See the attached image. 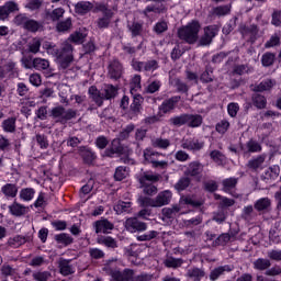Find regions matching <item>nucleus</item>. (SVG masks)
<instances>
[{"label": "nucleus", "instance_id": "nucleus-1", "mask_svg": "<svg viewBox=\"0 0 281 281\" xmlns=\"http://www.w3.org/2000/svg\"><path fill=\"white\" fill-rule=\"evenodd\" d=\"M43 49L47 52L50 56L56 58V63L63 68L67 69L69 65L74 61V46L69 42H65L61 49L56 48V44L52 42H43Z\"/></svg>", "mask_w": 281, "mask_h": 281}, {"label": "nucleus", "instance_id": "nucleus-2", "mask_svg": "<svg viewBox=\"0 0 281 281\" xmlns=\"http://www.w3.org/2000/svg\"><path fill=\"white\" fill-rule=\"evenodd\" d=\"M199 32H201V24L199 21H192L178 30V36L189 45H194L199 41Z\"/></svg>", "mask_w": 281, "mask_h": 281}, {"label": "nucleus", "instance_id": "nucleus-3", "mask_svg": "<svg viewBox=\"0 0 281 281\" xmlns=\"http://www.w3.org/2000/svg\"><path fill=\"white\" fill-rule=\"evenodd\" d=\"M170 201H172V191L170 190L159 192L154 199L146 196H140L138 199V203L143 207H164V205H169Z\"/></svg>", "mask_w": 281, "mask_h": 281}, {"label": "nucleus", "instance_id": "nucleus-4", "mask_svg": "<svg viewBox=\"0 0 281 281\" xmlns=\"http://www.w3.org/2000/svg\"><path fill=\"white\" fill-rule=\"evenodd\" d=\"M183 205H191V207H201L203 205V201L195 200L194 196H182L180 199L179 205H173L172 207H165L162 209V216L165 218H172L175 214L181 212V207Z\"/></svg>", "mask_w": 281, "mask_h": 281}, {"label": "nucleus", "instance_id": "nucleus-5", "mask_svg": "<svg viewBox=\"0 0 281 281\" xmlns=\"http://www.w3.org/2000/svg\"><path fill=\"white\" fill-rule=\"evenodd\" d=\"M138 181L142 188H144L143 189L144 194H148V196H153V194H157V187H155L153 182L159 181V176L154 175L151 172H145L138 178Z\"/></svg>", "mask_w": 281, "mask_h": 281}, {"label": "nucleus", "instance_id": "nucleus-6", "mask_svg": "<svg viewBox=\"0 0 281 281\" xmlns=\"http://www.w3.org/2000/svg\"><path fill=\"white\" fill-rule=\"evenodd\" d=\"M15 25H22L27 32H38L43 24L36 20L27 18L25 14H19L14 18Z\"/></svg>", "mask_w": 281, "mask_h": 281}, {"label": "nucleus", "instance_id": "nucleus-7", "mask_svg": "<svg viewBox=\"0 0 281 281\" xmlns=\"http://www.w3.org/2000/svg\"><path fill=\"white\" fill-rule=\"evenodd\" d=\"M108 276H111V281H131L133 278L132 269H124L123 271L113 270L109 267L104 268Z\"/></svg>", "mask_w": 281, "mask_h": 281}, {"label": "nucleus", "instance_id": "nucleus-8", "mask_svg": "<svg viewBox=\"0 0 281 281\" xmlns=\"http://www.w3.org/2000/svg\"><path fill=\"white\" fill-rule=\"evenodd\" d=\"M52 115L55 120H58V122H67L76 117V112L72 110L66 111L65 108L57 106L52 110Z\"/></svg>", "mask_w": 281, "mask_h": 281}, {"label": "nucleus", "instance_id": "nucleus-9", "mask_svg": "<svg viewBox=\"0 0 281 281\" xmlns=\"http://www.w3.org/2000/svg\"><path fill=\"white\" fill-rule=\"evenodd\" d=\"M125 229H127V232H131L132 234H135V232H146V229H148V226L146 225V223L137 220V217H130L125 221Z\"/></svg>", "mask_w": 281, "mask_h": 281}, {"label": "nucleus", "instance_id": "nucleus-10", "mask_svg": "<svg viewBox=\"0 0 281 281\" xmlns=\"http://www.w3.org/2000/svg\"><path fill=\"white\" fill-rule=\"evenodd\" d=\"M218 34L217 25H209L204 27V36L200 38V45L205 46L212 43L213 38Z\"/></svg>", "mask_w": 281, "mask_h": 281}, {"label": "nucleus", "instance_id": "nucleus-11", "mask_svg": "<svg viewBox=\"0 0 281 281\" xmlns=\"http://www.w3.org/2000/svg\"><path fill=\"white\" fill-rule=\"evenodd\" d=\"M100 11L103 12V18L97 21L98 27L106 29L111 24V19H113V10L106 8V5L100 7Z\"/></svg>", "mask_w": 281, "mask_h": 281}, {"label": "nucleus", "instance_id": "nucleus-12", "mask_svg": "<svg viewBox=\"0 0 281 281\" xmlns=\"http://www.w3.org/2000/svg\"><path fill=\"white\" fill-rule=\"evenodd\" d=\"M12 12H19V4L14 1L5 2L4 5L0 7V20L5 21Z\"/></svg>", "mask_w": 281, "mask_h": 281}, {"label": "nucleus", "instance_id": "nucleus-13", "mask_svg": "<svg viewBox=\"0 0 281 281\" xmlns=\"http://www.w3.org/2000/svg\"><path fill=\"white\" fill-rule=\"evenodd\" d=\"M181 148H184V150H201V148H203V142L196 138H183Z\"/></svg>", "mask_w": 281, "mask_h": 281}, {"label": "nucleus", "instance_id": "nucleus-14", "mask_svg": "<svg viewBox=\"0 0 281 281\" xmlns=\"http://www.w3.org/2000/svg\"><path fill=\"white\" fill-rule=\"evenodd\" d=\"M179 100H181V97H172L170 99L165 100L159 106V112L170 113V111H173L175 106H177Z\"/></svg>", "mask_w": 281, "mask_h": 281}, {"label": "nucleus", "instance_id": "nucleus-15", "mask_svg": "<svg viewBox=\"0 0 281 281\" xmlns=\"http://www.w3.org/2000/svg\"><path fill=\"white\" fill-rule=\"evenodd\" d=\"M105 154L108 157H113V155H124V147L120 143V139H113L111 147L105 150Z\"/></svg>", "mask_w": 281, "mask_h": 281}, {"label": "nucleus", "instance_id": "nucleus-16", "mask_svg": "<svg viewBox=\"0 0 281 281\" xmlns=\"http://www.w3.org/2000/svg\"><path fill=\"white\" fill-rule=\"evenodd\" d=\"M109 76L113 80H117L119 78H122V64H120L117 60H113L109 65Z\"/></svg>", "mask_w": 281, "mask_h": 281}, {"label": "nucleus", "instance_id": "nucleus-17", "mask_svg": "<svg viewBox=\"0 0 281 281\" xmlns=\"http://www.w3.org/2000/svg\"><path fill=\"white\" fill-rule=\"evenodd\" d=\"M144 164H151V166L161 157V154L155 151L153 148H146L143 151Z\"/></svg>", "mask_w": 281, "mask_h": 281}, {"label": "nucleus", "instance_id": "nucleus-18", "mask_svg": "<svg viewBox=\"0 0 281 281\" xmlns=\"http://www.w3.org/2000/svg\"><path fill=\"white\" fill-rule=\"evenodd\" d=\"M1 192L7 199H14L19 194V187L14 183H7L1 187Z\"/></svg>", "mask_w": 281, "mask_h": 281}, {"label": "nucleus", "instance_id": "nucleus-19", "mask_svg": "<svg viewBox=\"0 0 281 281\" xmlns=\"http://www.w3.org/2000/svg\"><path fill=\"white\" fill-rule=\"evenodd\" d=\"M113 229V224L108 220H101L95 223L97 234H109Z\"/></svg>", "mask_w": 281, "mask_h": 281}, {"label": "nucleus", "instance_id": "nucleus-20", "mask_svg": "<svg viewBox=\"0 0 281 281\" xmlns=\"http://www.w3.org/2000/svg\"><path fill=\"white\" fill-rule=\"evenodd\" d=\"M240 34L244 38H247V41H254V38H256V34H258V26H240Z\"/></svg>", "mask_w": 281, "mask_h": 281}, {"label": "nucleus", "instance_id": "nucleus-21", "mask_svg": "<svg viewBox=\"0 0 281 281\" xmlns=\"http://www.w3.org/2000/svg\"><path fill=\"white\" fill-rule=\"evenodd\" d=\"M187 278H190L192 281H201L205 278V270L201 268H190L187 271Z\"/></svg>", "mask_w": 281, "mask_h": 281}, {"label": "nucleus", "instance_id": "nucleus-22", "mask_svg": "<svg viewBox=\"0 0 281 281\" xmlns=\"http://www.w3.org/2000/svg\"><path fill=\"white\" fill-rule=\"evenodd\" d=\"M9 211H10V214H12V216H23L27 214V209L25 207V205L19 202H13L9 206Z\"/></svg>", "mask_w": 281, "mask_h": 281}, {"label": "nucleus", "instance_id": "nucleus-23", "mask_svg": "<svg viewBox=\"0 0 281 281\" xmlns=\"http://www.w3.org/2000/svg\"><path fill=\"white\" fill-rule=\"evenodd\" d=\"M88 92L91 100H93V102H95V104H98L99 106H102L104 102V94L100 93L98 91V88H95V86H91Z\"/></svg>", "mask_w": 281, "mask_h": 281}, {"label": "nucleus", "instance_id": "nucleus-24", "mask_svg": "<svg viewBox=\"0 0 281 281\" xmlns=\"http://www.w3.org/2000/svg\"><path fill=\"white\" fill-rule=\"evenodd\" d=\"M201 172H203V165L198 161H193L189 164L186 175H188L189 177H196L201 175Z\"/></svg>", "mask_w": 281, "mask_h": 281}, {"label": "nucleus", "instance_id": "nucleus-25", "mask_svg": "<svg viewBox=\"0 0 281 281\" xmlns=\"http://www.w3.org/2000/svg\"><path fill=\"white\" fill-rule=\"evenodd\" d=\"M63 16H65V9L63 8H56L53 11L46 12V19H48V21H53V22L60 21Z\"/></svg>", "mask_w": 281, "mask_h": 281}, {"label": "nucleus", "instance_id": "nucleus-26", "mask_svg": "<svg viewBox=\"0 0 281 281\" xmlns=\"http://www.w3.org/2000/svg\"><path fill=\"white\" fill-rule=\"evenodd\" d=\"M237 183H238V179L236 178L224 179L222 181L224 192H227L228 194H234L232 191L236 189Z\"/></svg>", "mask_w": 281, "mask_h": 281}, {"label": "nucleus", "instance_id": "nucleus-27", "mask_svg": "<svg viewBox=\"0 0 281 281\" xmlns=\"http://www.w3.org/2000/svg\"><path fill=\"white\" fill-rule=\"evenodd\" d=\"M75 10L78 14H87L93 10V3L89 1H80L75 5Z\"/></svg>", "mask_w": 281, "mask_h": 281}, {"label": "nucleus", "instance_id": "nucleus-28", "mask_svg": "<svg viewBox=\"0 0 281 281\" xmlns=\"http://www.w3.org/2000/svg\"><path fill=\"white\" fill-rule=\"evenodd\" d=\"M114 212H116V214H131V212H133L131 202H117L114 206Z\"/></svg>", "mask_w": 281, "mask_h": 281}, {"label": "nucleus", "instance_id": "nucleus-29", "mask_svg": "<svg viewBox=\"0 0 281 281\" xmlns=\"http://www.w3.org/2000/svg\"><path fill=\"white\" fill-rule=\"evenodd\" d=\"M225 271L229 272L232 271V268L229 266H221L215 269H213L210 273V280L211 281H216L218 280L220 276H223Z\"/></svg>", "mask_w": 281, "mask_h": 281}, {"label": "nucleus", "instance_id": "nucleus-30", "mask_svg": "<svg viewBox=\"0 0 281 281\" xmlns=\"http://www.w3.org/2000/svg\"><path fill=\"white\" fill-rule=\"evenodd\" d=\"M4 133H14L16 131V117H9L2 122Z\"/></svg>", "mask_w": 281, "mask_h": 281}, {"label": "nucleus", "instance_id": "nucleus-31", "mask_svg": "<svg viewBox=\"0 0 281 281\" xmlns=\"http://www.w3.org/2000/svg\"><path fill=\"white\" fill-rule=\"evenodd\" d=\"M276 87V80L266 79L254 88V91H271Z\"/></svg>", "mask_w": 281, "mask_h": 281}, {"label": "nucleus", "instance_id": "nucleus-32", "mask_svg": "<svg viewBox=\"0 0 281 281\" xmlns=\"http://www.w3.org/2000/svg\"><path fill=\"white\" fill-rule=\"evenodd\" d=\"M59 271L61 276H71L75 273L74 266L69 263V260H60L59 261Z\"/></svg>", "mask_w": 281, "mask_h": 281}, {"label": "nucleus", "instance_id": "nucleus-33", "mask_svg": "<svg viewBox=\"0 0 281 281\" xmlns=\"http://www.w3.org/2000/svg\"><path fill=\"white\" fill-rule=\"evenodd\" d=\"M130 89H131V93L132 95H135V93H137V91H142V76L139 75H135L130 83Z\"/></svg>", "mask_w": 281, "mask_h": 281}, {"label": "nucleus", "instance_id": "nucleus-34", "mask_svg": "<svg viewBox=\"0 0 281 281\" xmlns=\"http://www.w3.org/2000/svg\"><path fill=\"white\" fill-rule=\"evenodd\" d=\"M254 269H257V271H265L271 267V261L269 259L259 258L254 261Z\"/></svg>", "mask_w": 281, "mask_h": 281}, {"label": "nucleus", "instance_id": "nucleus-35", "mask_svg": "<svg viewBox=\"0 0 281 281\" xmlns=\"http://www.w3.org/2000/svg\"><path fill=\"white\" fill-rule=\"evenodd\" d=\"M33 67L37 69V71H43L49 68V60L43 58H34L33 59Z\"/></svg>", "mask_w": 281, "mask_h": 281}, {"label": "nucleus", "instance_id": "nucleus-36", "mask_svg": "<svg viewBox=\"0 0 281 281\" xmlns=\"http://www.w3.org/2000/svg\"><path fill=\"white\" fill-rule=\"evenodd\" d=\"M165 267L168 269H179L181 265H183V259H177L173 257H169L164 261Z\"/></svg>", "mask_w": 281, "mask_h": 281}, {"label": "nucleus", "instance_id": "nucleus-37", "mask_svg": "<svg viewBox=\"0 0 281 281\" xmlns=\"http://www.w3.org/2000/svg\"><path fill=\"white\" fill-rule=\"evenodd\" d=\"M34 194H36V191L32 188H24L20 191V199L21 201L30 202L32 199H34Z\"/></svg>", "mask_w": 281, "mask_h": 281}, {"label": "nucleus", "instance_id": "nucleus-38", "mask_svg": "<svg viewBox=\"0 0 281 281\" xmlns=\"http://www.w3.org/2000/svg\"><path fill=\"white\" fill-rule=\"evenodd\" d=\"M55 240L58 243V245H64L67 247V245H71L74 243V238L69 236L67 233H61L55 236Z\"/></svg>", "mask_w": 281, "mask_h": 281}, {"label": "nucleus", "instance_id": "nucleus-39", "mask_svg": "<svg viewBox=\"0 0 281 281\" xmlns=\"http://www.w3.org/2000/svg\"><path fill=\"white\" fill-rule=\"evenodd\" d=\"M41 45L43 46L42 40L40 37H34L29 43V52H31V54H38V52H41Z\"/></svg>", "mask_w": 281, "mask_h": 281}, {"label": "nucleus", "instance_id": "nucleus-40", "mask_svg": "<svg viewBox=\"0 0 281 281\" xmlns=\"http://www.w3.org/2000/svg\"><path fill=\"white\" fill-rule=\"evenodd\" d=\"M271 206V200L269 198H261L255 203V210L262 212Z\"/></svg>", "mask_w": 281, "mask_h": 281}, {"label": "nucleus", "instance_id": "nucleus-41", "mask_svg": "<svg viewBox=\"0 0 281 281\" xmlns=\"http://www.w3.org/2000/svg\"><path fill=\"white\" fill-rule=\"evenodd\" d=\"M187 124L192 128H196V126H201L203 124V117L201 115H188L187 114Z\"/></svg>", "mask_w": 281, "mask_h": 281}, {"label": "nucleus", "instance_id": "nucleus-42", "mask_svg": "<svg viewBox=\"0 0 281 281\" xmlns=\"http://www.w3.org/2000/svg\"><path fill=\"white\" fill-rule=\"evenodd\" d=\"M24 8L30 12H36L40 8H43V0H27Z\"/></svg>", "mask_w": 281, "mask_h": 281}, {"label": "nucleus", "instance_id": "nucleus-43", "mask_svg": "<svg viewBox=\"0 0 281 281\" xmlns=\"http://www.w3.org/2000/svg\"><path fill=\"white\" fill-rule=\"evenodd\" d=\"M128 177V168L121 166L117 167L114 173L115 181H124Z\"/></svg>", "mask_w": 281, "mask_h": 281}, {"label": "nucleus", "instance_id": "nucleus-44", "mask_svg": "<svg viewBox=\"0 0 281 281\" xmlns=\"http://www.w3.org/2000/svg\"><path fill=\"white\" fill-rule=\"evenodd\" d=\"M260 150H262V146H260V143L254 139L246 143V153H260Z\"/></svg>", "mask_w": 281, "mask_h": 281}, {"label": "nucleus", "instance_id": "nucleus-45", "mask_svg": "<svg viewBox=\"0 0 281 281\" xmlns=\"http://www.w3.org/2000/svg\"><path fill=\"white\" fill-rule=\"evenodd\" d=\"M154 148H161L166 150V148L170 147V140L168 138H156L153 140Z\"/></svg>", "mask_w": 281, "mask_h": 281}, {"label": "nucleus", "instance_id": "nucleus-46", "mask_svg": "<svg viewBox=\"0 0 281 281\" xmlns=\"http://www.w3.org/2000/svg\"><path fill=\"white\" fill-rule=\"evenodd\" d=\"M117 95V88L109 85L104 88L103 100H111V98H115Z\"/></svg>", "mask_w": 281, "mask_h": 281}, {"label": "nucleus", "instance_id": "nucleus-47", "mask_svg": "<svg viewBox=\"0 0 281 281\" xmlns=\"http://www.w3.org/2000/svg\"><path fill=\"white\" fill-rule=\"evenodd\" d=\"M169 122L173 126H183V124H188V114H182L180 116L171 117Z\"/></svg>", "mask_w": 281, "mask_h": 281}, {"label": "nucleus", "instance_id": "nucleus-48", "mask_svg": "<svg viewBox=\"0 0 281 281\" xmlns=\"http://www.w3.org/2000/svg\"><path fill=\"white\" fill-rule=\"evenodd\" d=\"M263 164H265V156H258L257 158L249 160L248 166L252 168V170H258V168H262Z\"/></svg>", "mask_w": 281, "mask_h": 281}, {"label": "nucleus", "instance_id": "nucleus-49", "mask_svg": "<svg viewBox=\"0 0 281 281\" xmlns=\"http://www.w3.org/2000/svg\"><path fill=\"white\" fill-rule=\"evenodd\" d=\"M159 236V233L157 231H149L140 236H137V240L140 243L153 240L154 238H157Z\"/></svg>", "mask_w": 281, "mask_h": 281}, {"label": "nucleus", "instance_id": "nucleus-50", "mask_svg": "<svg viewBox=\"0 0 281 281\" xmlns=\"http://www.w3.org/2000/svg\"><path fill=\"white\" fill-rule=\"evenodd\" d=\"M252 102L257 109H265V106H267V99L260 94H255L252 97Z\"/></svg>", "mask_w": 281, "mask_h": 281}, {"label": "nucleus", "instance_id": "nucleus-51", "mask_svg": "<svg viewBox=\"0 0 281 281\" xmlns=\"http://www.w3.org/2000/svg\"><path fill=\"white\" fill-rule=\"evenodd\" d=\"M52 278V272L49 271H37L33 273V279L36 281H47Z\"/></svg>", "mask_w": 281, "mask_h": 281}, {"label": "nucleus", "instance_id": "nucleus-52", "mask_svg": "<svg viewBox=\"0 0 281 281\" xmlns=\"http://www.w3.org/2000/svg\"><path fill=\"white\" fill-rule=\"evenodd\" d=\"M128 30L132 33V36H139V34H142L143 25L139 22H133L128 25Z\"/></svg>", "mask_w": 281, "mask_h": 281}, {"label": "nucleus", "instance_id": "nucleus-53", "mask_svg": "<svg viewBox=\"0 0 281 281\" xmlns=\"http://www.w3.org/2000/svg\"><path fill=\"white\" fill-rule=\"evenodd\" d=\"M279 175H280L279 166H272L266 171L267 179H278Z\"/></svg>", "mask_w": 281, "mask_h": 281}, {"label": "nucleus", "instance_id": "nucleus-54", "mask_svg": "<svg viewBox=\"0 0 281 281\" xmlns=\"http://www.w3.org/2000/svg\"><path fill=\"white\" fill-rule=\"evenodd\" d=\"M35 139H36L40 148H42L43 150H45L49 147V140H47V136L37 134L35 136Z\"/></svg>", "mask_w": 281, "mask_h": 281}, {"label": "nucleus", "instance_id": "nucleus-55", "mask_svg": "<svg viewBox=\"0 0 281 281\" xmlns=\"http://www.w3.org/2000/svg\"><path fill=\"white\" fill-rule=\"evenodd\" d=\"M273 60H276V55L271 53H266L261 58L263 67H271V65H273Z\"/></svg>", "mask_w": 281, "mask_h": 281}, {"label": "nucleus", "instance_id": "nucleus-56", "mask_svg": "<svg viewBox=\"0 0 281 281\" xmlns=\"http://www.w3.org/2000/svg\"><path fill=\"white\" fill-rule=\"evenodd\" d=\"M153 276L148 273H140L135 276V271L132 270V279L131 281H151Z\"/></svg>", "mask_w": 281, "mask_h": 281}, {"label": "nucleus", "instance_id": "nucleus-57", "mask_svg": "<svg viewBox=\"0 0 281 281\" xmlns=\"http://www.w3.org/2000/svg\"><path fill=\"white\" fill-rule=\"evenodd\" d=\"M9 245H11V247H21V245H25V237L16 235L13 238L9 239Z\"/></svg>", "mask_w": 281, "mask_h": 281}, {"label": "nucleus", "instance_id": "nucleus-58", "mask_svg": "<svg viewBox=\"0 0 281 281\" xmlns=\"http://www.w3.org/2000/svg\"><path fill=\"white\" fill-rule=\"evenodd\" d=\"M58 32H69L71 30V20L70 18L66 19L65 21H61L57 24Z\"/></svg>", "mask_w": 281, "mask_h": 281}, {"label": "nucleus", "instance_id": "nucleus-59", "mask_svg": "<svg viewBox=\"0 0 281 281\" xmlns=\"http://www.w3.org/2000/svg\"><path fill=\"white\" fill-rule=\"evenodd\" d=\"M190 186V178H181L176 184L175 188L178 190V192H182V190H186Z\"/></svg>", "mask_w": 281, "mask_h": 281}, {"label": "nucleus", "instance_id": "nucleus-60", "mask_svg": "<svg viewBox=\"0 0 281 281\" xmlns=\"http://www.w3.org/2000/svg\"><path fill=\"white\" fill-rule=\"evenodd\" d=\"M211 159H213V161H215V164L221 166V164H223V161H225V156L223 154H221V151H218V150H213V151H211Z\"/></svg>", "mask_w": 281, "mask_h": 281}, {"label": "nucleus", "instance_id": "nucleus-61", "mask_svg": "<svg viewBox=\"0 0 281 281\" xmlns=\"http://www.w3.org/2000/svg\"><path fill=\"white\" fill-rule=\"evenodd\" d=\"M213 14L216 16H225V14H229V7L228 5H221L213 10Z\"/></svg>", "mask_w": 281, "mask_h": 281}, {"label": "nucleus", "instance_id": "nucleus-62", "mask_svg": "<svg viewBox=\"0 0 281 281\" xmlns=\"http://www.w3.org/2000/svg\"><path fill=\"white\" fill-rule=\"evenodd\" d=\"M228 128H229V122L225 120L216 124V131L217 133H221V135H225Z\"/></svg>", "mask_w": 281, "mask_h": 281}, {"label": "nucleus", "instance_id": "nucleus-63", "mask_svg": "<svg viewBox=\"0 0 281 281\" xmlns=\"http://www.w3.org/2000/svg\"><path fill=\"white\" fill-rule=\"evenodd\" d=\"M167 30L168 23H166V21L158 22L154 26V32H156V34H164V32H166Z\"/></svg>", "mask_w": 281, "mask_h": 281}, {"label": "nucleus", "instance_id": "nucleus-64", "mask_svg": "<svg viewBox=\"0 0 281 281\" xmlns=\"http://www.w3.org/2000/svg\"><path fill=\"white\" fill-rule=\"evenodd\" d=\"M158 67L157 60L144 61V71H155Z\"/></svg>", "mask_w": 281, "mask_h": 281}]
</instances>
